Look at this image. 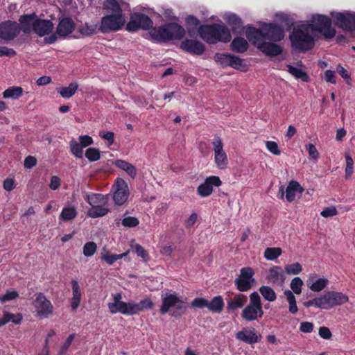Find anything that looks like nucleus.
<instances>
[{"label": "nucleus", "mask_w": 355, "mask_h": 355, "mask_svg": "<svg viewBox=\"0 0 355 355\" xmlns=\"http://www.w3.org/2000/svg\"><path fill=\"white\" fill-rule=\"evenodd\" d=\"M200 37L209 44H216L219 42H229L232 35L225 26L220 24L203 25L199 28Z\"/></svg>", "instance_id": "obj_3"}, {"label": "nucleus", "mask_w": 355, "mask_h": 355, "mask_svg": "<svg viewBox=\"0 0 355 355\" xmlns=\"http://www.w3.org/2000/svg\"><path fill=\"white\" fill-rule=\"evenodd\" d=\"M109 211V209L105 207V206L91 207L87 211V215L91 218H95L105 216Z\"/></svg>", "instance_id": "obj_42"}, {"label": "nucleus", "mask_w": 355, "mask_h": 355, "mask_svg": "<svg viewBox=\"0 0 355 355\" xmlns=\"http://www.w3.org/2000/svg\"><path fill=\"white\" fill-rule=\"evenodd\" d=\"M230 67L242 71H245L248 68L244 60L234 55L232 56Z\"/></svg>", "instance_id": "obj_46"}, {"label": "nucleus", "mask_w": 355, "mask_h": 355, "mask_svg": "<svg viewBox=\"0 0 355 355\" xmlns=\"http://www.w3.org/2000/svg\"><path fill=\"white\" fill-rule=\"evenodd\" d=\"M78 87L77 83H71L68 87H62L59 90V93L62 97L69 98L75 94Z\"/></svg>", "instance_id": "obj_44"}, {"label": "nucleus", "mask_w": 355, "mask_h": 355, "mask_svg": "<svg viewBox=\"0 0 355 355\" xmlns=\"http://www.w3.org/2000/svg\"><path fill=\"white\" fill-rule=\"evenodd\" d=\"M185 34L184 28L176 23L166 24L150 31L152 40L157 42H166L180 40Z\"/></svg>", "instance_id": "obj_4"}, {"label": "nucleus", "mask_w": 355, "mask_h": 355, "mask_svg": "<svg viewBox=\"0 0 355 355\" xmlns=\"http://www.w3.org/2000/svg\"><path fill=\"white\" fill-rule=\"evenodd\" d=\"M75 22L70 17L60 19L56 28V33L61 37L69 35L75 29Z\"/></svg>", "instance_id": "obj_21"}, {"label": "nucleus", "mask_w": 355, "mask_h": 355, "mask_svg": "<svg viewBox=\"0 0 355 355\" xmlns=\"http://www.w3.org/2000/svg\"><path fill=\"white\" fill-rule=\"evenodd\" d=\"M232 54L229 53H216L214 55L215 61L222 67H230Z\"/></svg>", "instance_id": "obj_43"}, {"label": "nucleus", "mask_w": 355, "mask_h": 355, "mask_svg": "<svg viewBox=\"0 0 355 355\" xmlns=\"http://www.w3.org/2000/svg\"><path fill=\"white\" fill-rule=\"evenodd\" d=\"M77 215V211L73 206L64 207L60 214V218L63 220H70L76 218Z\"/></svg>", "instance_id": "obj_39"}, {"label": "nucleus", "mask_w": 355, "mask_h": 355, "mask_svg": "<svg viewBox=\"0 0 355 355\" xmlns=\"http://www.w3.org/2000/svg\"><path fill=\"white\" fill-rule=\"evenodd\" d=\"M208 300L202 297L195 298L191 303V306L193 308L202 309L205 307L207 308Z\"/></svg>", "instance_id": "obj_60"}, {"label": "nucleus", "mask_w": 355, "mask_h": 355, "mask_svg": "<svg viewBox=\"0 0 355 355\" xmlns=\"http://www.w3.org/2000/svg\"><path fill=\"white\" fill-rule=\"evenodd\" d=\"M306 284L311 291L318 293L320 292L328 286L329 280L324 277H319L315 272H312L309 275Z\"/></svg>", "instance_id": "obj_17"}, {"label": "nucleus", "mask_w": 355, "mask_h": 355, "mask_svg": "<svg viewBox=\"0 0 355 355\" xmlns=\"http://www.w3.org/2000/svg\"><path fill=\"white\" fill-rule=\"evenodd\" d=\"M114 164L117 168L125 171L132 178L136 177L137 173V169L130 163L125 160L117 159Z\"/></svg>", "instance_id": "obj_32"}, {"label": "nucleus", "mask_w": 355, "mask_h": 355, "mask_svg": "<svg viewBox=\"0 0 355 355\" xmlns=\"http://www.w3.org/2000/svg\"><path fill=\"white\" fill-rule=\"evenodd\" d=\"M258 49L267 55L276 56L282 52V48L274 43L263 42L259 45Z\"/></svg>", "instance_id": "obj_29"}, {"label": "nucleus", "mask_w": 355, "mask_h": 355, "mask_svg": "<svg viewBox=\"0 0 355 355\" xmlns=\"http://www.w3.org/2000/svg\"><path fill=\"white\" fill-rule=\"evenodd\" d=\"M128 252L120 254H110L109 253H102L101 259L102 260L105 261L108 265H112L117 260L125 257L128 254Z\"/></svg>", "instance_id": "obj_45"}, {"label": "nucleus", "mask_w": 355, "mask_h": 355, "mask_svg": "<svg viewBox=\"0 0 355 355\" xmlns=\"http://www.w3.org/2000/svg\"><path fill=\"white\" fill-rule=\"evenodd\" d=\"M266 147L270 153L275 155H279L281 154V150L279 148L278 144L275 141H266Z\"/></svg>", "instance_id": "obj_57"}, {"label": "nucleus", "mask_w": 355, "mask_h": 355, "mask_svg": "<svg viewBox=\"0 0 355 355\" xmlns=\"http://www.w3.org/2000/svg\"><path fill=\"white\" fill-rule=\"evenodd\" d=\"M222 184L218 176H209L198 187V193L201 197H207L213 192V187H219Z\"/></svg>", "instance_id": "obj_16"}, {"label": "nucleus", "mask_w": 355, "mask_h": 355, "mask_svg": "<svg viewBox=\"0 0 355 355\" xmlns=\"http://www.w3.org/2000/svg\"><path fill=\"white\" fill-rule=\"evenodd\" d=\"M259 291L263 297L268 302H274L277 298L275 291L268 286H261Z\"/></svg>", "instance_id": "obj_38"}, {"label": "nucleus", "mask_w": 355, "mask_h": 355, "mask_svg": "<svg viewBox=\"0 0 355 355\" xmlns=\"http://www.w3.org/2000/svg\"><path fill=\"white\" fill-rule=\"evenodd\" d=\"M311 23H304L294 27L290 35L292 47L295 50L306 51L313 48L316 33H320L325 38H333L336 31L331 27V20L322 15H313Z\"/></svg>", "instance_id": "obj_1"}, {"label": "nucleus", "mask_w": 355, "mask_h": 355, "mask_svg": "<svg viewBox=\"0 0 355 355\" xmlns=\"http://www.w3.org/2000/svg\"><path fill=\"white\" fill-rule=\"evenodd\" d=\"M263 31H265L266 39L279 42L284 37V32L283 28L274 24H268L263 26Z\"/></svg>", "instance_id": "obj_20"}, {"label": "nucleus", "mask_w": 355, "mask_h": 355, "mask_svg": "<svg viewBox=\"0 0 355 355\" xmlns=\"http://www.w3.org/2000/svg\"><path fill=\"white\" fill-rule=\"evenodd\" d=\"M75 338V334H71L68 336L64 344L60 347V350L58 351V355H63L65 354V352L68 350L70 345H71L73 339Z\"/></svg>", "instance_id": "obj_58"}, {"label": "nucleus", "mask_w": 355, "mask_h": 355, "mask_svg": "<svg viewBox=\"0 0 355 355\" xmlns=\"http://www.w3.org/2000/svg\"><path fill=\"white\" fill-rule=\"evenodd\" d=\"M314 329L313 323L311 322H302L300 325V331L302 333H311Z\"/></svg>", "instance_id": "obj_64"}, {"label": "nucleus", "mask_w": 355, "mask_h": 355, "mask_svg": "<svg viewBox=\"0 0 355 355\" xmlns=\"http://www.w3.org/2000/svg\"><path fill=\"white\" fill-rule=\"evenodd\" d=\"M97 249V245L94 242H87L83 249V254L85 257H92L94 254Z\"/></svg>", "instance_id": "obj_53"}, {"label": "nucleus", "mask_w": 355, "mask_h": 355, "mask_svg": "<svg viewBox=\"0 0 355 355\" xmlns=\"http://www.w3.org/2000/svg\"><path fill=\"white\" fill-rule=\"evenodd\" d=\"M3 318L6 323L9 322H12L13 323L18 324L21 322L22 320V316L21 314L5 313L3 315Z\"/></svg>", "instance_id": "obj_54"}, {"label": "nucleus", "mask_w": 355, "mask_h": 355, "mask_svg": "<svg viewBox=\"0 0 355 355\" xmlns=\"http://www.w3.org/2000/svg\"><path fill=\"white\" fill-rule=\"evenodd\" d=\"M23 94V89L21 87L12 86L6 89L3 93L4 98L18 99Z\"/></svg>", "instance_id": "obj_35"}, {"label": "nucleus", "mask_w": 355, "mask_h": 355, "mask_svg": "<svg viewBox=\"0 0 355 355\" xmlns=\"http://www.w3.org/2000/svg\"><path fill=\"white\" fill-rule=\"evenodd\" d=\"M306 148L308 151L309 159L317 161L319 159L320 154L313 144H308L306 145Z\"/></svg>", "instance_id": "obj_55"}, {"label": "nucleus", "mask_w": 355, "mask_h": 355, "mask_svg": "<svg viewBox=\"0 0 355 355\" xmlns=\"http://www.w3.org/2000/svg\"><path fill=\"white\" fill-rule=\"evenodd\" d=\"M99 136L106 140L107 141V146H112L114 142V134L113 132L107 131V132H101L99 133Z\"/></svg>", "instance_id": "obj_61"}, {"label": "nucleus", "mask_w": 355, "mask_h": 355, "mask_svg": "<svg viewBox=\"0 0 355 355\" xmlns=\"http://www.w3.org/2000/svg\"><path fill=\"white\" fill-rule=\"evenodd\" d=\"M71 307L73 311L79 307L81 298L82 291L78 282L76 280H71Z\"/></svg>", "instance_id": "obj_28"}, {"label": "nucleus", "mask_w": 355, "mask_h": 355, "mask_svg": "<svg viewBox=\"0 0 355 355\" xmlns=\"http://www.w3.org/2000/svg\"><path fill=\"white\" fill-rule=\"evenodd\" d=\"M85 200L90 205L91 207L105 206L107 204V198L106 196L100 193L88 194Z\"/></svg>", "instance_id": "obj_31"}, {"label": "nucleus", "mask_w": 355, "mask_h": 355, "mask_svg": "<svg viewBox=\"0 0 355 355\" xmlns=\"http://www.w3.org/2000/svg\"><path fill=\"white\" fill-rule=\"evenodd\" d=\"M134 252L137 254L138 257L142 258L144 261H147L148 259V254L144 249V248L139 244H136L132 246Z\"/></svg>", "instance_id": "obj_59"}, {"label": "nucleus", "mask_w": 355, "mask_h": 355, "mask_svg": "<svg viewBox=\"0 0 355 355\" xmlns=\"http://www.w3.org/2000/svg\"><path fill=\"white\" fill-rule=\"evenodd\" d=\"M214 162L219 169L224 170L227 168L228 158L223 149V143L219 137H215L212 140Z\"/></svg>", "instance_id": "obj_11"}, {"label": "nucleus", "mask_w": 355, "mask_h": 355, "mask_svg": "<svg viewBox=\"0 0 355 355\" xmlns=\"http://www.w3.org/2000/svg\"><path fill=\"white\" fill-rule=\"evenodd\" d=\"M132 315L139 314L145 310L151 309L153 307V302L149 298H145L139 302L132 301Z\"/></svg>", "instance_id": "obj_30"}, {"label": "nucleus", "mask_w": 355, "mask_h": 355, "mask_svg": "<svg viewBox=\"0 0 355 355\" xmlns=\"http://www.w3.org/2000/svg\"><path fill=\"white\" fill-rule=\"evenodd\" d=\"M85 157L90 162H96L101 158L100 150L95 148H89L86 150Z\"/></svg>", "instance_id": "obj_51"}, {"label": "nucleus", "mask_w": 355, "mask_h": 355, "mask_svg": "<svg viewBox=\"0 0 355 355\" xmlns=\"http://www.w3.org/2000/svg\"><path fill=\"white\" fill-rule=\"evenodd\" d=\"M71 154L76 158H82L83 155L84 147L76 140H71L69 143Z\"/></svg>", "instance_id": "obj_40"}, {"label": "nucleus", "mask_w": 355, "mask_h": 355, "mask_svg": "<svg viewBox=\"0 0 355 355\" xmlns=\"http://www.w3.org/2000/svg\"><path fill=\"white\" fill-rule=\"evenodd\" d=\"M180 48L191 54L193 55H202L205 50V45L194 40H186L183 41L180 44Z\"/></svg>", "instance_id": "obj_22"}, {"label": "nucleus", "mask_w": 355, "mask_h": 355, "mask_svg": "<svg viewBox=\"0 0 355 355\" xmlns=\"http://www.w3.org/2000/svg\"><path fill=\"white\" fill-rule=\"evenodd\" d=\"M288 71L297 79H300L304 82L309 80V76L302 69L295 67L292 65H287Z\"/></svg>", "instance_id": "obj_37"}, {"label": "nucleus", "mask_w": 355, "mask_h": 355, "mask_svg": "<svg viewBox=\"0 0 355 355\" xmlns=\"http://www.w3.org/2000/svg\"><path fill=\"white\" fill-rule=\"evenodd\" d=\"M304 284L303 281L301 278L297 277L293 278L290 284V287L291 288V291L293 294L300 295L302 293V288Z\"/></svg>", "instance_id": "obj_48"}, {"label": "nucleus", "mask_w": 355, "mask_h": 355, "mask_svg": "<svg viewBox=\"0 0 355 355\" xmlns=\"http://www.w3.org/2000/svg\"><path fill=\"white\" fill-rule=\"evenodd\" d=\"M232 49L237 53H244L248 50V43L244 38L235 37L231 43Z\"/></svg>", "instance_id": "obj_33"}, {"label": "nucleus", "mask_w": 355, "mask_h": 355, "mask_svg": "<svg viewBox=\"0 0 355 355\" xmlns=\"http://www.w3.org/2000/svg\"><path fill=\"white\" fill-rule=\"evenodd\" d=\"M18 297V293L15 291H8L6 293L0 296V302H6L12 300Z\"/></svg>", "instance_id": "obj_62"}, {"label": "nucleus", "mask_w": 355, "mask_h": 355, "mask_svg": "<svg viewBox=\"0 0 355 355\" xmlns=\"http://www.w3.org/2000/svg\"><path fill=\"white\" fill-rule=\"evenodd\" d=\"M97 26L85 23L79 28V32L83 36H89L96 33Z\"/></svg>", "instance_id": "obj_49"}, {"label": "nucleus", "mask_w": 355, "mask_h": 355, "mask_svg": "<svg viewBox=\"0 0 355 355\" xmlns=\"http://www.w3.org/2000/svg\"><path fill=\"white\" fill-rule=\"evenodd\" d=\"M245 35L248 40L253 44L256 45L257 48L266 39L263 26L261 30L254 27H249L246 30Z\"/></svg>", "instance_id": "obj_24"}, {"label": "nucleus", "mask_w": 355, "mask_h": 355, "mask_svg": "<svg viewBox=\"0 0 355 355\" xmlns=\"http://www.w3.org/2000/svg\"><path fill=\"white\" fill-rule=\"evenodd\" d=\"M33 306L38 316L47 318L53 313V306L51 302L46 299L44 294L39 293L35 295Z\"/></svg>", "instance_id": "obj_13"}, {"label": "nucleus", "mask_w": 355, "mask_h": 355, "mask_svg": "<svg viewBox=\"0 0 355 355\" xmlns=\"http://www.w3.org/2000/svg\"><path fill=\"white\" fill-rule=\"evenodd\" d=\"M151 19L144 14L134 13L131 15L129 22L126 25V29L130 32H135L139 29L147 30L153 26Z\"/></svg>", "instance_id": "obj_12"}, {"label": "nucleus", "mask_w": 355, "mask_h": 355, "mask_svg": "<svg viewBox=\"0 0 355 355\" xmlns=\"http://www.w3.org/2000/svg\"><path fill=\"white\" fill-rule=\"evenodd\" d=\"M112 302L107 304V307L112 314L121 313L125 315H132V301L125 302L122 301L120 293L112 295Z\"/></svg>", "instance_id": "obj_10"}, {"label": "nucleus", "mask_w": 355, "mask_h": 355, "mask_svg": "<svg viewBox=\"0 0 355 355\" xmlns=\"http://www.w3.org/2000/svg\"><path fill=\"white\" fill-rule=\"evenodd\" d=\"M247 302V295L242 293L236 294L227 300V309L228 311H234L241 308L243 309Z\"/></svg>", "instance_id": "obj_25"}, {"label": "nucleus", "mask_w": 355, "mask_h": 355, "mask_svg": "<svg viewBox=\"0 0 355 355\" xmlns=\"http://www.w3.org/2000/svg\"><path fill=\"white\" fill-rule=\"evenodd\" d=\"M266 279L271 284H282L285 279V272L282 267L274 266L269 268Z\"/></svg>", "instance_id": "obj_23"}, {"label": "nucleus", "mask_w": 355, "mask_h": 355, "mask_svg": "<svg viewBox=\"0 0 355 355\" xmlns=\"http://www.w3.org/2000/svg\"><path fill=\"white\" fill-rule=\"evenodd\" d=\"M162 304L160 313L165 314L170 313L173 317H180L187 310L186 303L178 295L171 293H166L162 297Z\"/></svg>", "instance_id": "obj_5"}, {"label": "nucleus", "mask_w": 355, "mask_h": 355, "mask_svg": "<svg viewBox=\"0 0 355 355\" xmlns=\"http://www.w3.org/2000/svg\"><path fill=\"white\" fill-rule=\"evenodd\" d=\"M19 33L17 22L6 21L0 24V37L5 40H11Z\"/></svg>", "instance_id": "obj_18"}, {"label": "nucleus", "mask_w": 355, "mask_h": 355, "mask_svg": "<svg viewBox=\"0 0 355 355\" xmlns=\"http://www.w3.org/2000/svg\"><path fill=\"white\" fill-rule=\"evenodd\" d=\"M236 339L248 344H254L261 341V336L254 329H243L236 334Z\"/></svg>", "instance_id": "obj_19"}, {"label": "nucleus", "mask_w": 355, "mask_h": 355, "mask_svg": "<svg viewBox=\"0 0 355 355\" xmlns=\"http://www.w3.org/2000/svg\"><path fill=\"white\" fill-rule=\"evenodd\" d=\"M121 223L124 227H135L139 223L138 218L132 216L125 217L122 220Z\"/></svg>", "instance_id": "obj_56"}, {"label": "nucleus", "mask_w": 355, "mask_h": 355, "mask_svg": "<svg viewBox=\"0 0 355 355\" xmlns=\"http://www.w3.org/2000/svg\"><path fill=\"white\" fill-rule=\"evenodd\" d=\"M304 191L303 187L297 181H291L284 192V188L281 186L279 189L278 198L283 199L285 196L286 200L289 202L294 201L296 197L297 193H302Z\"/></svg>", "instance_id": "obj_15"}, {"label": "nucleus", "mask_w": 355, "mask_h": 355, "mask_svg": "<svg viewBox=\"0 0 355 355\" xmlns=\"http://www.w3.org/2000/svg\"><path fill=\"white\" fill-rule=\"evenodd\" d=\"M282 254V250L280 248H267L264 251V257L268 261H273L277 259Z\"/></svg>", "instance_id": "obj_41"}, {"label": "nucleus", "mask_w": 355, "mask_h": 355, "mask_svg": "<svg viewBox=\"0 0 355 355\" xmlns=\"http://www.w3.org/2000/svg\"><path fill=\"white\" fill-rule=\"evenodd\" d=\"M284 294L288 303V311L291 314H296L298 311L297 302L293 293L291 290H285Z\"/></svg>", "instance_id": "obj_36"}, {"label": "nucleus", "mask_w": 355, "mask_h": 355, "mask_svg": "<svg viewBox=\"0 0 355 355\" xmlns=\"http://www.w3.org/2000/svg\"><path fill=\"white\" fill-rule=\"evenodd\" d=\"M125 4L123 0H105L103 8L108 14L101 19L100 31L105 33L117 31L122 28L125 23L122 8Z\"/></svg>", "instance_id": "obj_2"}, {"label": "nucleus", "mask_w": 355, "mask_h": 355, "mask_svg": "<svg viewBox=\"0 0 355 355\" xmlns=\"http://www.w3.org/2000/svg\"><path fill=\"white\" fill-rule=\"evenodd\" d=\"M224 307L223 299L220 295L214 297L210 302L208 301L207 308L214 313H220Z\"/></svg>", "instance_id": "obj_34"}, {"label": "nucleus", "mask_w": 355, "mask_h": 355, "mask_svg": "<svg viewBox=\"0 0 355 355\" xmlns=\"http://www.w3.org/2000/svg\"><path fill=\"white\" fill-rule=\"evenodd\" d=\"M227 22L230 26H232V30L234 31L241 28L242 26L241 19L234 14H230L227 15Z\"/></svg>", "instance_id": "obj_50"}, {"label": "nucleus", "mask_w": 355, "mask_h": 355, "mask_svg": "<svg viewBox=\"0 0 355 355\" xmlns=\"http://www.w3.org/2000/svg\"><path fill=\"white\" fill-rule=\"evenodd\" d=\"M330 309L338 306H342L349 301V297L345 294L338 291H327Z\"/></svg>", "instance_id": "obj_27"}, {"label": "nucleus", "mask_w": 355, "mask_h": 355, "mask_svg": "<svg viewBox=\"0 0 355 355\" xmlns=\"http://www.w3.org/2000/svg\"><path fill=\"white\" fill-rule=\"evenodd\" d=\"M20 21L25 31L28 29V26L31 25L34 32L41 37L49 34L53 28V24L51 21L35 19L31 15L22 16Z\"/></svg>", "instance_id": "obj_7"}, {"label": "nucleus", "mask_w": 355, "mask_h": 355, "mask_svg": "<svg viewBox=\"0 0 355 355\" xmlns=\"http://www.w3.org/2000/svg\"><path fill=\"white\" fill-rule=\"evenodd\" d=\"M346 167L345 178H349L354 172V161L349 153H345Z\"/></svg>", "instance_id": "obj_52"}, {"label": "nucleus", "mask_w": 355, "mask_h": 355, "mask_svg": "<svg viewBox=\"0 0 355 355\" xmlns=\"http://www.w3.org/2000/svg\"><path fill=\"white\" fill-rule=\"evenodd\" d=\"M113 200L117 205H124L130 196L129 187L126 182L122 178H117L113 186Z\"/></svg>", "instance_id": "obj_9"}, {"label": "nucleus", "mask_w": 355, "mask_h": 355, "mask_svg": "<svg viewBox=\"0 0 355 355\" xmlns=\"http://www.w3.org/2000/svg\"><path fill=\"white\" fill-rule=\"evenodd\" d=\"M337 209L334 206L324 208L320 213L321 216L324 218L332 217L337 215Z\"/></svg>", "instance_id": "obj_63"}, {"label": "nucleus", "mask_w": 355, "mask_h": 355, "mask_svg": "<svg viewBox=\"0 0 355 355\" xmlns=\"http://www.w3.org/2000/svg\"><path fill=\"white\" fill-rule=\"evenodd\" d=\"M306 307H315L320 309L329 310V302L327 296V293L320 295L316 297L313 298L304 303Z\"/></svg>", "instance_id": "obj_26"}, {"label": "nucleus", "mask_w": 355, "mask_h": 355, "mask_svg": "<svg viewBox=\"0 0 355 355\" xmlns=\"http://www.w3.org/2000/svg\"><path fill=\"white\" fill-rule=\"evenodd\" d=\"M263 310L261 297L257 291L250 295V303L242 310L241 316L246 322H252L261 318Z\"/></svg>", "instance_id": "obj_6"}, {"label": "nucleus", "mask_w": 355, "mask_h": 355, "mask_svg": "<svg viewBox=\"0 0 355 355\" xmlns=\"http://www.w3.org/2000/svg\"><path fill=\"white\" fill-rule=\"evenodd\" d=\"M254 271L251 267H244L240 270L239 276L234 279V285L240 292L250 290L257 283L254 277Z\"/></svg>", "instance_id": "obj_8"}, {"label": "nucleus", "mask_w": 355, "mask_h": 355, "mask_svg": "<svg viewBox=\"0 0 355 355\" xmlns=\"http://www.w3.org/2000/svg\"><path fill=\"white\" fill-rule=\"evenodd\" d=\"M302 271V266L298 262L292 264H287L284 268V272L288 275H296L300 274Z\"/></svg>", "instance_id": "obj_47"}, {"label": "nucleus", "mask_w": 355, "mask_h": 355, "mask_svg": "<svg viewBox=\"0 0 355 355\" xmlns=\"http://www.w3.org/2000/svg\"><path fill=\"white\" fill-rule=\"evenodd\" d=\"M334 18L336 24L340 28L352 31L355 29V12H331Z\"/></svg>", "instance_id": "obj_14"}]
</instances>
